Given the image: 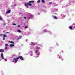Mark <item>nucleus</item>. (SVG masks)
<instances>
[{
    "mask_svg": "<svg viewBox=\"0 0 75 75\" xmlns=\"http://www.w3.org/2000/svg\"><path fill=\"white\" fill-rule=\"evenodd\" d=\"M34 2L33 1H29L28 3H27V4L25 3V6H27V7H28V5L30 6H32V5H31V4H30L33 3H34Z\"/></svg>",
    "mask_w": 75,
    "mask_h": 75,
    "instance_id": "f257e3e1",
    "label": "nucleus"
},
{
    "mask_svg": "<svg viewBox=\"0 0 75 75\" xmlns=\"http://www.w3.org/2000/svg\"><path fill=\"white\" fill-rule=\"evenodd\" d=\"M18 57L17 58H13V62H14L15 61V63H16L18 61Z\"/></svg>",
    "mask_w": 75,
    "mask_h": 75,
    "instance_id": "f03ea898",
    "label": "nucleus"
},
{
    "mask_svg": "<svg viewBox=\"0 0 75 75\" xmlns=\"http://www.w3.org/2000/svg\"><path fill=\"white\" fill-rule=\"evenodd\" d=\"M21 59V60H22V61H23L24 60V58L22 56H21L20 57H18V59Z\"/></svg>",
    "mask_w": 75,
    "mask_h": 75,
    "instance_id": "7ed1b4c3",
    "label": "nucleus"
},
{
    "mask_svg": "<svg viewBox=\"0 0 75 75\" xmlns=\"http://www.w3.org/2000/svg\"><path fill=\"white\" fill-rule=\"evenodd\" d=\"M1 57L3 59H4V57H3V53L1 54Z\"/></svg>",
    "mask_w": 75,
    "mask_h": 75,
    "instance_id": "20e7f679",
    "label": "nucleus"
},
{
    "mask_svg": "<svg viewBox=\"0 0 75 75\" xmlns=\"http://www.w3.org/2000/svg\"><path fill=\"white\" fill-rule=\"evenodd\" d=\"M11 12V11L10 10H9L6 13L8 14V13H10Z\"/></svg>",
    "mask_w": 75,
    "mask_h": 75,
    "instance_id": "39448f33",
    "label": "nucleus"
},
{
    "mask_svg": "<svg viewBox=\"0 0 75 75\" xmlns=\"http://www.w3.org/2000/svg\"><path fill=\"white\" fill-rule=\"evenodd\" d=\"M53 18H54V19H58V18L56 16H54L53 17Z\"/></svg>",
    "mask_w": 75,
    "mask_h": 75,
    "instance_id": "423d86ee",
    "label": "nucleus"
},
{
    "mask_svg": "<svg viewBox=\"0 0 75 75\" xmlns=\"http://www.w3.org/2000/svg\"><path fill=\"white\" fill-rule=\"evenodd\" d=\"M0 52H4V50L2 49H1L0 50Z\"/></svg>",
    "mask_w": 75,
    "mask_h": 75,
    "instance_id": "0eeeda50",
    "label": "nucleus"
},
{
    "mask_svg": "<svg viewBox=\"0 0 75 75\" xmlns=\"http://www.w3.org/2000/svg\"><path fill=\"white\" fill-rule=\"evenodd\" d=\"M9 42H10L11 44H14V42H13L12 41H10Z\"/></svg>",
    "mask_w": 75,
    "mask_h": 75,
    "instance_id": "6e6552de",
    "label": "nucleus"
},
{
    "mask_svg": "<svg viewBox=\"0 0 75 75\" xmlns=\"http://www.w3.org/2000/svg\"><path fill=\"white\" fill-rule=\"evenodd\" d=\"M10 46L11 47H14V44H11V45H10Z\"/></svg>",
    "mask_w": 75,
    "mask_h": 75,
    "instance_id": "1a4fd4ad",
    "label": "nucleus"
},
{
    "mask_svg": "<svg viewBox=\"0 0 75 75\" xmlns=\"http://www.w3.org/2000/svg\"><path fill=\"white\" fill-rule=\"evenodd\" d=\"M69 28L70 29V30H72V26H71L69 27Z\"/></svg>",
    "mask_w": 75,
    "mask_h": 75,
    "instance_id": "9d476101",
    "label": "nucleus"
},
{
    "mask_svg": "<svg viewBox=\"0 0 75 75\" xmlns=\"http://www.w3.org/2000/svg\"><path fill=\"white\" fill-rule=\"evenodd\" d=\"M42 3H45V1H44V0H42Z\"/></svg>",
    "mask_w": 75,
    "mask_h": 75,
    "instance_id": "9b49d317",
    "label": "nucleus"
},
{
    "mask_svg": "<svg viewBox=\"0 0 75 75\" xmlns=\"http://www.w3.org/2000/svg\"><path fill=\"white\" fill-rule=\"evenodd\" d=\"M17 31L18 33H21V30H18Z\"/></svg>",
    "mask_w": 75,
    "mask_h": 75,
    "instance_id": "f8f14e48",
    "label": "nucleus"
},
{
    "mask_svg": "<svg viewBox=\"0 0 75 75\" xmlns=\"http://www.w3.org/2000/svg\"><path fill=\"white\" fill-rule=\"evenodd\" d=\"M22 37V36H20V38H18L17 39V40H19V39H20V38H21Z\"/></svg>",
    "mask_w": 75,
    "mask_h": 75,
    "instance_id": "ddd939ff",
    "label": "nucleus"
},
{
    "mask_svg": "<svg viewBox=\"0 0 75 75\" xmlns=\"http://www.w3.org/2000/svg\"><path fill=\"white\" fill-rule=\"evenodd\" d=\"M0 20H1V21H2V20H3V18H1V17L0 16Z\"/></svg>",
    "mask_w": 75,
    "mask_h": 75,
    "instance_id": "4468645a",
    "label": "nucleus"
},
{
    "mask_svg": "<svg viewBox=\"0 0 75 75\" xmlns=\"http://www.w3.org/2000/svg\"><path fill=\"white\" fill-rule=\"evenodd\" d=\"M7 37V35H4V37L5 38V37Z\"/></svg>",
    "mask_w": 75,
    "mask_h": 75,
    "instance_id": "2eb2a0df",
    "label": "nucleus"
},
{
    "mask_svg": "<svg viewBox=\"0 0 75 75\" xmlns=\"http://www.w3.org/2000/svg\"><path fill=\"white\" fill-rule=\"evenodd\" d=\"M8 44H5V46H6L7 47V46H8Z\"/></svg>",
    "mask_w": 75,
    "mask_h": 75,
    "instance_id": "dca6fc26",
    "label": "nucleus"
},
{
    "mask_svg": "<svg viewBox=\"0 0 75 75\" xmlns=\"http://www.w3.org/2000/svg\"><path fill=\"white\" fill-rule=\"evenodd\" d=\"M38 52V50L36 49V51L35 52V53H37Z\"/></svg>",
    "mask_w": 75,
    "mask_h": 75,
    "instance_id": "f3484780",
    "label": "nucleus"
},
{
    "mask_svg": "<svg viewBox=\"0 0 75 75\" xmlns=\"http://www.w3.org/2000/svg\"><path fill=\"white\" fill-rule=\"evenodd\" d=\"M3 25H6V23H4Z\"/></svg>",
    "mask_w": 75,
    "mask_h": 75,
    "instance_id": "a211bd4d",
    "label": "nucleus"
},
{
    "mask_svg": "<svg viewBox=\"0 0 75 75\" xmlns=\"http://www.w3.org/2000/svg\"><path fill=\"white\" fill-rule=\"evenodd\" d=\"M40 0H38V1H37V3H40Z\"/></svg>",
    "mask_w": 75,
    "mask_h": 75,
    "instance_id": "6ab92c4d",
    "label": "nucleus"
},
{
    "mask_svg": "<svg viewBox=\"0 0 75 75\" xmlns=\"http://www.w3.org/2000/svg\"><path fill=\"white\" fill-rule=\"evenodd\" d=\"M38 47L37 46L36 48V50H38Z\"/></svg>",
    "mask_w": 75,
    "mask_h": 75,
    "instance_id": "aec40b11",
    "label": "nucleus"
},
{
    "mask_svg": "<svg viewBox=\"0 0 75 75\" xmlns=\"http://www.w3.org/2000/svg\"><path fill=\"white\" fill-rule=\"evenodd\" d=\"M13 25H16V24L15 23H13Z\"/></svg>",
    "mask_w": 75,
    "mask_h": 75,
    "instance_id": "412c9836",
    "label": "nucleus"
},
{
    "mask_svg": "<svg viewBox=\"0 0 75 75\" xmlns=\"http://www.w3.org/2000/svg\"><path fill=\"white\" fill-rule=\"evenodd\" d=\"M6 33H7L8 34H10V33L8 32H6Z\"/></svg>",
    "mask_w": 75,
    "mask_h": 75,
    "instance_id": "4be33fe9",
    "label": "nucleus"
},
{
    "mask_svg": "<svg viewBox=\"0 0 75 75\" xmlns=\"http://www.w3.org/2000/svg\"><path fill=\"white\" fill-rule=\"evenodd\" d=\"M3 40H5V37H3Z\"/></svg>",
    "mask_w": 75,
    "mask_h": 75,
    "instance_id": "5701e85b",
    "label": "nucleus"
},
{
    "mask_svg": "<svg viewBox=\"0 0 75 75\" xmlns=\"http://www.w3.org/2000/svg\"><path fill=\"white\" fill-rule=\"evenodd\" d=\"M0 35H3V34H1Z\"/></svg>",
    "mask_w": 75,
    "mask_h": 75,
    "instance_id": "b1692460",
    "label": "nucleus"
},
{
    "mask_svg": "<svg viewBox=\"0 0 75 75\" xmlns=\"http://www.w3.org/2000/svg\"><path fill=\"white\" fill-rule=\"evenodd\" d=\"M25 28H27V26H25Z\"/></svg>",
    "mask_w": 75,
    "mask_h": 75,
    "instance_id": "393cba45",
    "label": "nucleus"
},
{
    "mask_svg": "<svg viewBox=\"0 0 75 75\" xmlns=\"http://www.w3.org/2000/svg\"><path fill=\"white\" fill-rule=\"evenodd\" d=\"M5 61H7V59H5Z\"/></svg>",
    "mask_w": 75,
    "mask_h": 75,
    "instance_id": "a878e982",
    "label": "nucleus"
},
{
    "mask_svg": "<svg viewBox=\"0 0 75 75\" xmlns=\"http://www.w3.org/2000/svg\"><path fill=\"white\" fill-rule=\"evenodd\" d=\"M24 18L25 19H26V17H24Z\"/></svg>",
    "mask_w": 75,
    "mask_h": 75,
    "instance_id": "bb28decb",
    "label": "nucleus"
},
{
    "mask_svg": "<svg viewBox=\"0 0 75 75\" xmlns=\"http://www.w3.org/2000/svg\"><path fill=\"white\" fill-rule=\"evenodd\" d=\"M18 27H20V26L18 25Z\"/></svg>",
    "mask_w": 75,
    "mask_h": 75,
    "instance_id": "cd10ccee",
    "label": "nucleus"
},
{
    "mask_svg": "<svg viewBox=\"0 0 75 75\" xmlns=\"http://www.w3.org/2000/svg\"><path fill=\"white\" fill-rule=\"evenodd\" d=\"M49 4H52V2H50Z\"/></svg>",
    "mask_w": 75,
    "mask_h": 75,
    "instance_id": "c85d7f7f",
    "label": "nucleus"
},
{
    "mask_svg": "<svg viewBox=\"0 0 75 75\" xmlns=\"http://www.w3.org/2000/svg\"><path fill=\"white\" fill-rule=\"evenodd\" d=\"M5 49H7V47H5Z\"/></svg>",
    "mask_w": 75,
    "mask_h": 75,
    "instance_id": "c756f323",
    "label": "nucleus"
}]
</instances>
